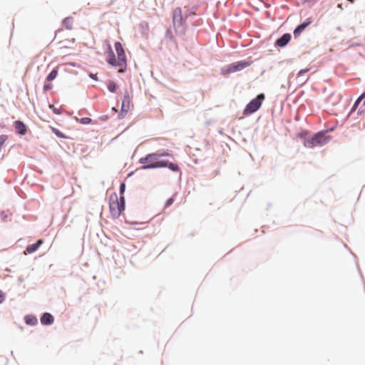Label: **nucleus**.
I'll return each instance as SVG.
<instances>
[{"mask_svg":"<svg viewBox=\"0 0 365 365\" xmlns=\"http://www.w3.org/2000/svg\"><path fill=\"white\" fill-rule=\"evenodd\" d=\"M58 75V70L53 69L46 77V81H51L54 80Z\"/></svg>","mask_w":365,"mask_h":365,"instance_id":"nucleus-17","label":"nucleus"},{"mask_svg":"<svg viewBox=\"0 0 365 365\" xmlns=\"http://www.w3.org/2000/svg\"><path fill=\"white\" fill-rule=\"evenodd\" d=\"M173 23L175 30H177V28H180L183 26L184 19L182 17V9L180 7H177L173 10Z\"/></svg>","mask_w":365,"mask_h":365,"instance_id":"nucleus-7","label":"nucleus"},{"mask_svg":"<svg viewBox=\"0 0 365 365\" xmlns=\"http://www.w3.org/2000/svg\"><path fill=\"white\" fill-rule=\"evenodd\" d=\"M91 121V119L89 118H83L81 119V122L85 124L89 123Z\"/></svg>","mask_w":365,"mask_h":365,"instance_id":"nucleus-24","label":"nucleus"},{"mask_svg":"<svg viewBox=\"0 0 365 365\" xmlns=\"http://www.w3.org/2000/svg\"><path fill=\"white\" fill-rule=\"evenodd\" d=\"M265 96L263 93L259 94L257 98L252 100L245 107L243 114L245 115H250L256 112L262 106Z\"/></svg>","mask_w":365,"mask_h":365,"instance_id":"nucleus-4","label":"nucleus"},{"mask_svg":"<svg viewBox=\"0 0 365 365\" xmlns=\"http://www.w3.org/2000/svg\"><path fill=\"white\" fill-rule=\"evenodd\" d=\"M348 1L352 3V2H354V0H348Z\"/></svg>","mask_w":365,"mask_h":365,"instance_id":"nucleus-30","label":"nucleus"},{"mask_svg":"<svg viewBox=\"0 0 365 365\" xmlns=\"http://www.w3.org/2000/svg\"><path fill=\"white\" fill-rule=\"evenodd\" d=\"M54 319L49 313H44L41 317V322L43 325H49L53 323Z\"/></svg>","mask_w":365,"mask_h":365,"instance_id":"nucleus-14","label":"nucleus"},{"mask_svg":"<svg viewBox=\"0 0 365 365\" xmlns=\"http://www.w3.org/2000/svg\"><path fill=\"white\" fill-rule=\"evenodd\" d=\"M251 65L250 61H241L235 62L227 66L225 73H234L243 70Z\"/></svg>","mask_w":365,"mask_h":365,"instance_id":"nucleus-6","label":"nucleus"},{"mask_svg":"<svg viewBox=\"0 0 365 365\" xmlns=\"http://www.w3.org/2000/svg\"><path fill=\"white\" fill-rule=\"evenodd\" d=\"M90 76H91L92 78H93V79H95V80H97L96 74H91V75H90Z\"/></svg>","mask_w":365,"mask_h":365,"instance_id":"nucleus-29","label":"nucleus"},{"mask_svg":"<svg viewBox=\"0 0 365 365\" xmlns=\"http://www.w3.org/2000/svg\"><path fill=\"white\" fill-rule=\"evenodd\" d=\"M312 23V21L307 19L305 22L299 25L294 31V36L297 38L301 33Z\"/></svg>","mask_w":365,"mask_h":365,"instance_id":"nucleus-11","label":"nucleus"},{"mask_svg":"<svg viewBox=\"0 0 365 365\" xmlns=\"http://www.w3.org/2000/svg\"><path fill=\"white\" fill-rule=\"evenodd\" d=\"M131 102V96L128 91H125L121 106L120 115L123 117L129 110Z\"/></svg>","mask_w":365,"mask_h":365,"instance_id":"nucleus-8","label":"nucleus"},{"mask_svg":"<svg viewBox=\"0 0 365 365\" xmlns=\"http://www.w3.org/2000/svg\"><path fill=\"white\" fill-rule=\"evenodd\" d=\"M14 127L16 132L21 135H25L26 133V127L25 124L21 120H16L14 123Z\"/></svg>","mask_w":365,"mask_h":365,"instance_id":"nucleus-13","label":"nucleus"},{"mask_svg":"<svg viewBox=\"0 0 365 365\" xmlns=\"http://www.w3.org/2000/svg\"><path fill=\"white\" fill-rule=\"evenodd\" d=\"M115 48L117 53L118 58H119V66L121 67L118 72L123 73L127 66V60L125 51L123 48L122 44L120 42L115 43Z\"/></svg>","mask_w":365,"mask_h":365,"instance_id":"nucleus-5","label":"nucleus"},{"mask_svg":"<svg viewBox=\"0 0 365 365\" xmlns=\"http://www.w3.org/2000/svg\"><path fill=\"white\" fill-rule=\"evenodd\" d=\"M365 98V92L363 93L358 98L357 100L356 101V102L354 103L352 108H351V112L354 111L356 108L358 107L359 104L361 103V101Z\"/></svg>","mask_w":365,"mask_h":365,"instance_id":"nucleus-16","label":"nucleus"},{"mask_svg":"<svg viewBox=\"0 0 365 365\" xmlns=\"http://www.w3.org/2000/svg\"><path fill=\"white\" fill-rule=\"evenodd\" d=\"M63 24L66 26V27L68 29H71L72 24V19L71 18H66L63 21Z\"/></svg>","mask_w":365,"mask_h":365,"instance_id":"nucleus-20","label":"nucleus"},{"mask_svg":"<svg viewBox=\"0 0 365 365\" xmlns=\"http://www.w3.org/2000/svg\"><path fill=\"white\" fill-rule=\"evenodd\" d=\"M4 300V296L3 293L0 291V304Z\"/></svg>","mask_w":365,"mask_h":365,"instance_id":"nucleus-28","label":"nucleus"},{"mask_svg":"<svg viewBox=\"0 0 365 365\" xmlns=\"http://www.w3.org/2000/svg\"><path fill=\"white\" fill-rule=\"evenodd\" d=\"M309 71V68L300 70L298 73V76H299L300 75L305 73L308 72Z\"/></svg>","mask_w":365,"mask_h":365,"instance_id":"nucleus-27","label":"nucleus"},{"mask_svg":"<svg viewBox=\"0 0 365 365\" xmlns=\"http://www.w3.org/2000/svg\"><path fill=\"white\" fill-rule=\"evenodd\" d=\"M109 209L112 217L115 219L118 218L125 210L124 197H118L115 192L111 194L109 197Z\"/></svg>","mask_w":365,"mask_h":365,"instance_id":"nucleus-2","label":"nucleus"},{"mask_svg":"<svg viewBox=\"0 0 365 365\" xmlns=\"http://www.w3.org/2000/svg\"><path fill=\"white\" fill-rule=\"evenodd\" d=\"M43 243V240H38L36 243L28 245L24 251V254H31L36 252Z\"/></svg>","mask_w":365,"mask_h":365,"instance_id":"nucleus-10","label":"nucleus"},{"mask_svg":"<svg viewBox=\"0 0 365 365\" xmlns=\"http://www.w3.org/2000/svg\"><path fill=\"white\" fill-rule=\"evenodd\" d=\"M49 108L52 109L53 112L55 114H57V115L61 114V112H60L59 109L56 108L53 105H49Z\"/></svg>","mask_w":365,"mask_h":365,"instance_id":"nucleus-21","label":"nucleus"},{"mask_svg":"<svg viewBox=\"0 0 365 365\" xmlns=\"http://www.w3.org/2000/svg\"><path fill=\"white\" fill-rule=\"evenodd\" d=\"M174 202V199L173 197H170L169 198L168 200H167V201L165 202V207H169Z\"/></svg>","mask_w":365,"mask_h":365,"instance_id":"nucleus-22","label":"nucleus"},{"mask_svg":"<svg viewBox=\"0 0 365 365\" xmlns=\"http://www.w3.org/2000/svg\"><path fill=\"white\" fill-rule=\"evenodd\" d=\"M125 190V185L124 182H123L120 184V193L121 195H123Z\"/></svg>","mask_w":365,"mask_h":365,"instance_id":"nucleus-23","label":"nucleus"},{"mask_svg":"<svg viewBox=\"0 0 365 365\" xmlns=\"http://www.w3.org/2000/svg\"><path fill=\"white\" fill-rule=\"evenodd\" d=\"M109 50L110 51L106 58L107 62L113 66H119V58L118 57L117 58H115V54L113 52L110 46H109Z\"/></svg>","mask_w":365,"mask_h":365,"instance_id":"nucleus-9","label":"nucleus"},{"mask_svg":"<svg viewBox=\"0 0 365 365\" xmlns=\"http://www.w3.org/2000/svg\"><path fill=\"white\" fill-rule=\"evenodd\" d=\"M108 89L112 92L114 93L117 90V85L114 81H109L108 83Z\"/></svg>","mask_w":365,"mask_h":365,"instance_id":"nucleus-18","label":"nucleus"},{"mask_svg":"<svg viewBox=\"0 0 365 365\" xmlns=\"http://www.w3.org/2000/svg\"><path fill=\"white\" fill-rule=\"evenodd\" d=\"M158 155H160V158L161 157H164V156H169L170 155V154L168 153V152H163V153H158Z\"/></svg>","mask_w":365,"mask_h":365,"instance_id":"nucleus-26","label":"nucleus"},{"mask_svg":"<svg viewBox=\"0 0 365 365\" xmlns=\"http://www.w3.org/2000/svg\"><path fill=\"white\" fill-rule=\"evenodd\" d=\"M291 39L289 34H284L281 38L277 40L276 45L280 47L286 46Z\"/></svg>","mask_w":365,"mask_h":365,"instance_id":"nucleus-12","label":"nucleus"},{"mask_svg":"<svg viewBox=\"0 0 365 365\" xmlns=\"http://www.w3.org/2000/svg\"><path fill=\"white\" fill-rule=\"evenodd\" d=\"M51 129L52 130V132L58 138H66V135H63L59 130H58L57 128H53V127H51Z\"/></svg>","mask_w":365,"mask_h":365,"instance_id":"nucleus-19","label":"nucleus"},{"mask_svg":"<svg viewBox=\"0 0 365 365\" xmlns=\"http://www.w3.org/2000/svg\"><path fill=\"white\" fill-rule=\"evenodd\" d=\"M140 163L145 164V165L143 166L144 169L168 167L170 170L174 172L180 170V168L178 165L173 163H168V161L165 160H160V155H158V153L148 154L145 158H140Z\"/></svg>","mask_w":365,"mask_h":365,"instance_id":"nucleus-1","label":"nucleus"},{"mask_svg":"<svg viewBox=\"0 0 365 365\" xmlns=\"http://www.w3.org/2000/svg\"><path fill=\"white\" fill-rule=\"evenodd\" d=\"M329 138L325 136L324 133H318L316 135H314L312 138L310 139H308L304 142V146L307 148H314L316 146H322L329 141Z\"/></svg>","mask_w":365,"mask_h":365,"instance_id":"nucleus-3","label":"nucleus"},{"mask_svg":"<svg viewBox=\"0 0 365 365\" xmlns=\"http://www.w3.org/2000/svg\"><path fill=\"white\" fill-rule=\"evenodd\" d=\"M51 88H52V86L51 84H49V83L45 84L43 86V90L44 91H48V90L51 89Z\"/></svg>","mask_w":365,"mask_h":365,"instance_id":"nucleus-25","label":"nucleus"},{"mask_svg":"<svg viewBox=\"0 0 365 365\" xmlns=\"http://www.w3.org/2000/svg\"><path fill=\"white\" fill-rule=\"evenodd\" d=\"M25 322L27 324L35 325L37 324V319L34 316H26L25 317Z\"/></svg>","mask_w":365,"mask_h":365,"instance_id":"nucleus-15","label":"nucleus"}]
</instances>
